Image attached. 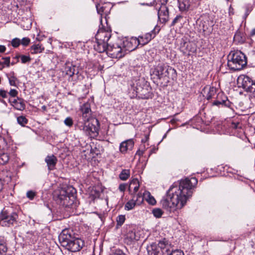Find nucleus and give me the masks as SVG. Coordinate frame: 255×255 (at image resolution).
I'll return each mask as SVG.
<instances>
[{
  "mask_svg": "<svg viewBox=\"0 0 255 255\" xmlns=\"http://www.w3.org/2000/svg\"><path fill=\"white\" fill-rule=\"evenodd\" d=\"M8 102L16 110L23 111L25 109V104L24 100L20 98L17 97L16 99H8Z\"/></svg>",
  "mask_w": 255,
  "mask_h": 255,
  "instance_id": "6ab92c4d",
  "label": "nucleus"
},
{
  "mask_svg": "<svg viewBox=\"0 0 255 255\" xmlns=\"http://www.w3.org/2000/svg\"><path fill=\"white\" fill-rule=\"evenodd\" d=\"M8 97V92L7 91L4 90L3 89H0V102L6 105V102L4 101L3 99L7 98Z\"/></svg>",
  "mask_w": 255,
  "mask_h": 255,
  "instance_id": "e433bc0d",
  "label": "nucleus"
},
{
  "mask_svg": "<svg viewBox=\"0 0 255 255\" xmlns=\"http://www.w3.org/2000/svg\"><path fill=\"white\" fill-rule=\"evenodd\" d=\"M28 120L24 116H20L17 118V122L22 127H25L28 123Z\"/></svg>",
  "mask_w": 255,
  "mask_h": 255,
  "instance_id": "72a5a7b5",
  "label": "nucleus"
},
{
  "mask_svg": "<svg viewBox=\"0 0 255 255\" xmlns=\"http://www.w3.org/2000/svg\"><path fill=\"white\" fill-rule=\"evenodd\" d=\"M45 161L47 164L48 169L53 170L55 169L58 159L56 156L53 154L48 155L45 158Z\"/></svg>",
  "mask_w": 255,
  "mask_h": 255,
  "instance_id": "412c9836",
  "label": "nucleus"
},
{
  "mask_svg": "<svg viewBox=\"0 0 255 255\" xmlns=\"http://www.w3.org/2000/svg\"><path fill=\"white\" fill-rule=\"evenodd\" d=\"M7 145L5 138L0 134V150L4 151L7 148Z\"/></svg>",
  "mask_w": 255,
  "mask_h": 255,
  "instance_id": "c9c22d12",
  "label": "nucleus"
},
{
  "mask_svg": "<svg viewBox=\"0 0 255 255\" xmlns=\"http://www.w3.org/2000/svg\"><path fill=\"white\" fill-rule=\"evenodd\" d=\"M246 38L244 34L240 31H237L234 37V41L238 43H243L245 41Z\"/></svg>",
  "mask_w": 255,
  "mask_h": 255,
  "instance_id": "b1692460",
  "label": "nucleus"
},
{
  "mask_svg": "<svg viewBox=\"0 0 255 255\" xmlns=\"http://www.w3.org/2000/svg\"><path fill=\"white\" fill-rule=\"evenodd\" d=\"M18 215L15 212L4 208L0 213V225L2 227L12 228L18 225Z\"/></svg>",
  "mask_w": 255,
  "mask_h": 255,
  "instance_id": "0eeeda50",
  "label": "nucleus"
},
{
  "mask_svg": "<svg viewBox=\"0 0 255 255\" xmlns=\"http://www.w3.org/2000/svg\"><path fill=\"white\" fill-rule=\"evenodd\" d=\"M2 64L3 63L0 61V70H2L4 68V66H2Z\"/></svg>",
  "mask_w": 255,
  "mask_h": 255,
  "instance_id": "338daca9",
  "label": "nucleus"
},
{
  "mask_svg": "<svg viewBox=\"0 0 255 255\" xmlns=\"http://www.w3.org/2000/svg\"><path fill=\"white\" fill-rule=\"evenodd\" d=\"M197 183L195 177L185 178L174 183L160 201L162 207L169 212L182 209L192 196Z\"/></svg>",
  "mask_w": 255,
  "mask_h": 255,
  "instance_id": "f257e3e1",
  "label": "nucleus"
},
{
  "mask_svg": "<svg viewBox=\"0 0 255 255\" xmlns=\"http://www.w3.org/2000/svg\"><path fill=\"white\" fill-rule=\"evenodd\" d=\"M182 18V16L181 15H177L176 16V17L173 19V20L172 21V23H171V26H174L177 22L178 21Z\"/></svg>",
  "mask_w": 255,
  "mask_h": 255,
  "instance_id": "6e6d98bb",
  "label": "nucleus"
},
{
  "mask_svg": "<svg viewBox=\"0 0 255 255\" xmlns=\"http://www.w3.org/2000/svg\"><path fill=\"white\" fill-rule=\"evenodd\" d=\"M20 59L21 62L22 63H26L27 62H29L31 61V58L29 56H26V55H21L20 56Z\"/></svg>",
  "mask_w": 255,
  "mask_h": 255,
  "instance_id": "c03bdc74",
  "label": "nucleus"
},
{
  "mask_svg": "<svg viewBox=\"0 0 255 255\" xmlns=\"http://www.w3.org/2000/svg\"><path fill=\"white\" fill-rule=\"evenodd\" d=\"M59 241L63 247L72 252L80 251L85 245L83 240L75 237L72 231L69 229L62 231L59 236Z\"/></svg>",
  "mask_w": 255,
  "mask_h": 255,
  "instance_id": "7ed1b4c3",
  "label": "nucleus"
},
{
  "mask_svg": "<svg viewBox=\"0 0 255 255\" xmlns=\"http://www.w3.org/2000/svg\"><path fill=\"white\" fill-rule=\"evenodd\" d=\"M224 96H225L224 94L222 92L219 93L216 96V99L218 101H221V99L224 98Z\"/></svg>",
  "mask_w": 255,
  "mask_h": 255,
  "instance_id": "4d7b16f0",
  "label": "nucleus"
},
{
  "mask_svg": "<svg viewBox=\"0 0 255 255\" xmlns=\"http://www.w3.org/2000/svg\"><path fill=\"white\" fill-rule=\"evenodd\" d=\"M178 121V120H177L176 119H175V118H173L170 121V123L172 124H175L176 123L177 121Z\"/></svg>",
  "mask_w": 255,
  "mask_h": 255,
  "instance_id": "680f3d73",
  "label": "nucleus"
},
{
  "mask_svg": "<svg viewBox=\"0 0 255 255\" xmlns=\"http://www.w3.org/2000/svg\"><path fill=\"white\" fill-rule=\"evenodd\" d=\"M18 91L15 89H11L9 92H8V95H9L12 98L18 97Z\"/></svg>",
  "mask_w": 255,
  "mask_h": 255,
  "instance_id": "a18cd8bd",
  "label": "nucleus"
},
{
  "mask_svg": "<svg viewBox=\"0 0 255 255\" xmlns=\"http://www.w3.org/2000/svg\"><path fill=\"white\" fill-rule=\"evenodd\" d=\"M131 43L128 41H120V43L113 44L109 45L107 53L109 56L112 58H121L124 57L127 53V52L132 51L134 49L132 48H127L126 46L130 45Z\"/></svg>",
  "mask_w": 255,
  "mask_h": 255,
  "instance_id": "39448f33",
  "label": "nucleus"
},
{
  "mask_svg": "<svg viewBox=\"0 0 255 255\" xmlns=\"http://www.w3.org/2000/svg\"><path fill=\"white\" fill-rule=\"evenodd\" d=\"M180 49L184 54L189 56L196 52L197 46L187 37L184 36L180 40Z\"/></svg>",
  "mask_w": 255,
  "mask_h": 255,
  "instance_id": "9d476101",
  "label": "nucleus"
},
{
  "mask_svg": "<svg viewBox=\"0 0 255 255\" xmlns=\"http://www.w3.org/2000/svg\"><path fill=\"white\" fill-rule=\"evenodd\" d=\"M2 59H3L4 60V61L3 62H2V66H5L6 67H9V66H10V57H3L2 58Z\"/></svg>",
  "mask_w": 255,
  "mask_h": 255,
  "instance_id": "37998d69",
  "label": "nucleus"
},
{
  "mask_svg": "<svg viewBox=\"0 0 255 255\" xmlns=\"http://www.w3.org/2000/svg\"><path fill=\"white\" fill-rule=\"evenodd\" d=\"M228 66L233 71H239L247 64V58L240 50L232 51L228 56Z\"/></svg>",
  "mask_w": 255,
  "mask_h": 255,
  "instance_id": "20e7f679",
  "label": "nucleus"
},
{
  "mask_svg": "<svg viewBox=\"0 0 255 255\" xmlns=\"http://www.w3.org/2000/svg\"><path fill=\"white\" fill-rule=\"evenodd\" d=\"M153 215L156 218H160L163 214V212L159 208H156L152 210Z\"/></svg>",
  "mask_w": 255,
  "mask_h": 255,
  "instance_id": "ea45409f",
  "label": "nucleus"
},
{
  "mask_svg": "<svg viewBox=\"0 0 255 255\" xmlns=\"http://www.w3.org/2000/svg\"><path fill=\"white\" fill-rule=\"evenodd\" d=\"M64 124L69 127H72L73 125V121L71 117H67L64 120Z\"/></svg>",
  "mask_w": 255,
  "mask_h": 255,
  "instance_id": "79ce46f5",
  "label": "nucleus"
},
{
  "mask_svg": "<svg viewBox=\"0 0 255 255\" xmlns=\"http://www.w3.org/2000/svg\"><path fill=\"white\" fill-rule=\"evenodd\" d=\"M127 239L129 241H137L138 239L135 235V232L133 231H129L127 235Z\"/></svg>",
  "mask_w": 255,
  "mask_h": 255,
  "instance_id": "f704fd0d",
  "label": "nucleus"
},
{
  "mask_svg": "<svg viewBox=\"0 0 255 255\" xmlns=\"http://www.w3.org/2000/svg\"><path fill=\"white\" fill-rule=\"evenodd\" d=\"M209 24L208 20L202 19L200 21L199 24L200 30L205 32L209 28Z\"/></svg>",
  "mask_w": 255,
  "mask_h": 255,
  "instance_id": "c756f323",
  "label": "nucleus"
},
{
  "mask_svg": "<svg viewBox=\"0 0 255 255\" xmlns=\"http://www.w3.org/2000/svg\"><path fill=\"white\" fill-rule=\"evenodd\" d=\"M144 153V150H141L139 149L137 151L135 155H138L139 156V157L140 158V157L143 155Z\"/></svg>",
  "mask_w": 255,
  "mask_h": 255,
  "instance_id": "bf43d9fd",
  "label": "nucleus"
},
{
  "mask_svg": "<svg viewBox=\"0 0 255 255\" xmlns=\"http://www.w3.org/2000/svg\"><path fill=\"white\" fill-rule=\"evenodd\" d=\"M169 255H184V253L181 250H176L174 251H172L171 253L169 254Z\"/></svg>",
  "mask_w": 255,
  "mask_h": 255,
  "instance_id": "603ef678",
  "label": "nucleus"
},
{
  "mask_svg": "<svg viewBox=\"0 0 255 255\" xmlns=\"http://www.w3.org/2000/svg\"><path fill=\"white\" fill-rule=\"evenodd\" d=\"M252 10L253 8L252 6H250L249 5H247L246 6V12L245 13V18L247 17V16L249 15V14L252 11Z\"/></svg>",
  "mask_w": 255,
  "mask_h": 255,
  "instance_id": "864d4df0",
  "label": "nucleus"
},
{
  "mask_svg": "<svg viewBox=\"0 0 255 255\" xmlns=\"http://www.w3.org/2000/svg\"><path fill=\"white\" fill-rule=\"evenodd\" d=\"M158 18L159 21L165 24L169 20V9L166 5H161L158 10Z\"/></svg>",
  "mask_w": 255,
  "mask_h": 255,
  "instance_id": "2eb2a0df",
  "label": "nucleus"
},
{
  "mask_svg": "<svg viewBox=\"0 0 255 255\" xmlns=\"http://www.w3.org/2000/svg\"><path fill=\"white\" fill-rule=\"evenodd\" d=\"M76 66L72 63L66 62L64 65L63 72L69 76V78H72L74 74H78L79 73L78 69H76Z\"/></svg>",
  "mask_w": 255,
  "mask_h": 255,
  "instance_id": "a211bd4d",
  "label": "nucleus"
},
{
  "mask_svg": "<svg viewBox=\"0 0 255 255\" xmlns=\"http://www.w3.org/2000/svg\"><path fill=\"white\" fill-rule=\"evenodd\" d=\"M160 30V27L156 25L154 28L150 32L146 33L144 35L139 36L136 39L138 44L143 46L147 44L155 37L156 35L159 33Z\"/></svg>",
  "mask_w": 255,
  "mask_h": 255,
  "instance_id": "f8f14e48",
  "label": "nucleus"
},
{
  "mask_svg": "<svg viewBox=\"0 0 255 255\" xmlns=\"http://www.w3.org/2000/svg\"><path fill=\"white\" fill-rule=\"evenodd\" d=\"M105 9V7L104 6H100V7H98L97 6V11H98V13H99L101 16H102V15H106V13H105L104 12V10Z\"/></svg>",
  "mask_w": 255,
  "mask_h": 255,
  "instance_id": "8fccbe9b",
  "label": "nucleus"
},
{
  "mask_svg": "<svg viewBox=\"0 0 255 255\" xmlns=\"http://www.w3.org/2000/svg\"><path fill=\"white\" fill-rule=\"evenodd\" d=\"M100 123L96 118L91 119L89 122H84L82 130L86 135L90 137H96L99 135Z\"/></svg>",
  "mask_w": 255,
  "mask_h": 255,
  "instance_id": "1a4fd4ad",
  "label": "nucleus"
},
{
  "mask_svg": "<svg viewBox=\"0 0 255 255\" xmlns=\"http://www.w3.org/2000/svg\"><path fill=\"white\" fill-rule=\"evenodd\" d=\"M134 146V141L132 139L126 140L121 143L119 147L120 151L122 154H126L128 150H131Z\"/></svg>",
  "mask_w": 255,
  "mask_h": 255,
  "instance_id": "f3484780",
  "label": "nucleus"
},
{
  "mask_svg": "<svg viewBox=\"0 0 255 255\" xmlns=\"http://www.w3.org/2000/svg\"><path fill=\"white\" fill-rule=\"evenodd\" d=\"M20 56H21V55H18L15 56L14 57V59H16V62H18V59H19V58H20Z\"/></svg>",
  "mask_w": 255,
  "mask_h": 255,
  "instance_id": "69168bd1",
  "label": "nucleus"
},
{
  "mask_svg": "<svg viewBox=\"0 0 255 255\" xmlns=\"http://www.w3.org/2000/svg\"><path fill=\"white\" fill-rule=\"evenodd\" d=\"M113 255H127L121 250L116 251Z\"/></svg>",
  "mask_w": 255,
  "mask_h": 255,
  "instance_id": "13d9d810",
  "label": "nucleus"
},
{
  "mask_svg": "<svg viewBox=\"0 0 255 255\" xmlns=\"http://www.w3.org/2000/svg\"><path fill=\"white\" fill-rule=\"evenodd\" d=\"M30 40L28 37L23 38L22 39L21 41L20 40V43L24 46H26L28 45L30 43Z\"/></svg>",
  "mask_w": 255,
  "mask_h": 255,
  "instance_id": "de8ad7c7",
  "label": "nucleus"
},
{
  "mask_svg": "<svg viewBox=\"0 0 255 255\" xmlns=\"http://www.w3.org/2000/svg\"><path fill=\"white\" fill-rule=\"evenodd\" d=\"M127 188V184L125 183L120 184L119 186V189L120 191L124 192Z\"/></svg>",
  "mask_w": 255,
  "mask_h": 255,
  "instance_id": "5fc2aeb1",
  "label": "nucleus"
},
{
  "mask_svg": "<svg viewBox=\"0 0 255 255\" xmlns=\"http://www.w3.org/2000/svg\"><path fill=\"white\" fill-rule=\"evenodd\" d=\"M7 78L8 79V82L10 86H13L14 87L17 86V83L18 82V80L15 76V73L13 71L10 72L7 75Z\"/></svg>",
  "mask_w": 255,
  "mask_h": 255,
  "instance_id": "5701e85b",
  "label": "nucleus"
},
{
  "mask_svg": "<svg viewBox=\"0 0 255 255\" xmlns=\"http://www.w3.org/2000/svg\"><path fill=\"white\" fill-rule=\"evenodd\" d=\"M146 201L147 202L150 204V205H154L156 204V202L154 198L151 196L150 194L149 193L148 197L146 199Z\"/></svg>",
  "mask_w": 255,
  "mask_h": 255,
  "instance_id": "49530a36",
  "label": "nucleus"
},
{
  "mask_svg": "<svg viewBox=\"0 0 255 255\" xmlns=\"http://www.w3.org/2000/svg\"><path fill=\"white\" fill-rule=\"evenodd\" d=\"M131 89L135 92L136 96L140 99H148L152 97L151 87L143 79L136 80L135 83L132 85Z\"/></svg>",
  "mask_w": 255,
  "mask_h": 255,
  "instance_id": "423d86ee",
  "label": "nucleus"
},
{
  "mask_svg": "<svg viewBox=\"0 0 255 255\" xmlns=\"http://www.w3.org/2000/svg\"><path fill=\"white\" fill-rule=\"evenodd\" d=\"M44 50V48L39 44H34L30 47V52L32 54L41 53Z\"/></svg>",
  "mask_w": 255,
  "mask_h": 255,
  "instance_id": "a878e982",
  "label": "nucleus"
},
{
  "mask_svg": "<svg viewBox=\"0 0 255 255\" xmlns=\"http://www.w3.org/2000/svg\"><path fill=\"white\" fill-rule=\"evenodd\" d=\"M148 139V137L147 136H145V139H142L141 142H145Z\"/></svg>",
  "mask_w": 255,
  "mask_h": 255,
  "instance_id": "774afa93",
  "label": "nucleus"
},
{
  "mask_svg": "<svg viewBox=\"0 0 255 255\" xmlns=\"http://www.w3.org/2000/svg\"><path fill=\"white\" fill-rule=\"evenodd\" d=\"M111 37V30L109 28H100L95 36V39L96 41L108 42Z\"/></svg>",
  "mask_w": 255,
  "mask_h": 255,
  "instance_id": "4468645a",
  "label": "nucleus"
},
{
  "mask_svg": "<svg viewBox=\"0 0 255 255\" xmlns=\"http://www.w3.org/2000/svg\"><path fill=\"white\" fill-rule=\"evenodd\" d=\"M190 4L188 0H184L181 3H179V9L181 11L187 10L189 9Z\"/></svg>",
  "mask_w": 255,
  "mask_h": 255,
  "instance_id": "473e14b6",
  "label": "nucleus"
},
{
  "mask_svg": "<svg viewBox=\"0 0 255 255\" xmlns=\"http://www.w3.org/2000/svg\"><path fill=\"white\" fill-rule=\"evenodd\" d=\"M70 188L61 189L57 194L56 202L65 208H72L76 200V196Z\"/></svg>",
  "mask_w": 255,
  "mask_h": 255,
  "instance_id": "6e6552de",
  "label": "nucleus"
},
{
  "mask_svg": "<svg viewBox=\"0 0 255 255\" xmlns=\"http://www.w3.org/2000/svg\"><path fill=\"white\" fill-rule=\"evenodd\" d=\"M6 50V47L4 45H0V53H4Z\"/></svg>",
  "mask_w": 255,
  "mask_h": 255,
  "instance_id": "052dcab7",
  "label": "nucleus"
},
{
  "mask_svg": "<svg viewBox=\"0 0 255 255\" xmlns=\"http://www.w3.org/2000/svg\"><path fill=\"white\" fill-rule=\"evenodd\" d=\"M130 176V170L128 169H123L119 175V178L121 180L125 181L127 180Z\"/></svg>",
  "mask_w": 255,
  "mask_h": 255,
  "instance_id": "c85d7f7f",
  "label": "nucleus"
},
{
  "mask_svg": "<svg viewBox=\"0 0 255 255\" xmlns=\"http://www.w3.org/2000/svg\"><path fill=\"white\" fill-rule=\"evenodd\" d=\"M110 43L104 41H96V44L94 45V49L99 53H102L108 50V47Z\"/></svg>",
  "mask_w": 255,
  "mask_h": 255,
  "instance_id": "4be33fe9",
  "label": "nucleus"
},
{
  "mask_svg": "<svg viewBox=\"0 0 255 255\" xmlns=\"http://www.w3.org/2000/svg\"><path fill=\"white\" fill-rule=\"evenodd\" d=\"M8 148H7L4 151H6V152H3L0 153V165H5L8 163L10 157L9 153L7 152Z\"/></svg>",
  "mask_w": 255,
  "mask_h": 255,
  "instance_id": "393cba45",
  "label": "nucleus"
},
{
  "mask_svg": "<svg viewBox=\"0 0 255 255\" xmlns=\"http://www.w3.org/2000/svg\"><path fill=\"white\" fill-rule=\"evenodd\" d=\"M11 44L13 47L16 48L20 45V40L18 38H15L11 40Z\"/></svg>",
  "mask_w": 255,
  "mask_h": 255,
  "instance_id": "a19ab883",
  "label": "nucleus"
},
{
  "mask_svg": "<svg viewBox=\"0 0 255 255\" xmlns=\"http://www.w3.org/2000/svg\"><path fill=\"white\" fill-rule=\"evenodd\" d=\"M35 193L32 191H28L26 193V196L30 200H32L35 196Z\"/></svg>",
  "mask_w": 255,
  "mask_h": 255,
  "instance_id": "3c124183",
  "label": "nucleus"
},
{
  "mask_svg": "<svg viewBox=\"0 0 255 255\" xmlns=\"http://www.w3.org/2000/svg\"><path fill=\"white\" fill-rule=\"evenodd\" d=\"M126 220V216L124 215H119L116 219L117 225L116 228L118 229L120 227H121Z\"/></svg>",
  "mask_w": 255,
  "mask_h": 255,
  "instance_id": "2f4dec72",
  "label": "nucleus"
},
{
  "mask_svg": "<svg viewBox=\"0 0 255 255\" xmlns=\"http://www.w3.org/2000/svg\"><path fill=\"white\" fill-rule=\"evenodd\" d=\"M150 248L151 249L152 251H153V253H151V255H152V254H154V255H155L157 252L156 251V245L155 244H152L151 245L150 247H148V253L149 254L150 252L151 251L150 250Z\"/></svg>",
  "mask_w": 255,
  "mask_h": 255,
  "instance_id": "09e8293b",
  "label": "nucleus"
},
{
  "mask_svg": "<svg viewBox=\"0 0 255 255\" xmlns=\"http://www.w3.org/2000/svg\"><path fill=\"white\" fill-rule=\"evenodd\" d=\"M255 35V28L253 29L251 32V35L254 36Z\"/></svg>",
  "mask_w": 255,
  "mask_h": 255,
  "instance_id": "0e129e2a",
  "label": "nucleus"
},
{
  "mask_svg": "<svg viewBox=\"0 0 255 255\" xmlns=\"http://www.w3.org/2000/svg\"><path fill=\"white\" fill-rule=\"evenodd\" d=\"M168 0H160L161 5L165 4L166 5Z\"/></svg>",
  "mask_w": 255,
  "mask_h": 255,
  "instance_id": "e2e57ef3",
  "label": "nucleus"
},
{
  "mask_svg": "<svg viewBox=\"0 0 255 255\" xmlns=\"http://www.w3.org/2000/svg\"><path fill=\"white\" fill-rule=\"evenodd\" d=\"M240 81H241L242 87L245 91L252 93L253 96L255 97V81L250 77L245 75L240 76L238 78V83H240Z\"/></svg>",
  "mask_w": 255,
  "mask_h": 255,
  "instance_id": "9b49d317",
  "label": "nucleus"
},
{
  "mask_svg": "<svg viewBox=\"0 0 255 255\" xmlns=\"http://www.w3.org/2000/svg\"><path fill=\"white\" fill-rule=\"evenodd\" d=\"M151 79L161 84L167 85L170 80L174 81L177 78L176 71L172 67L163 63H159L150 70Z\"/></svg>",
  "mask_w": 255,
  "mask_h": 255,
  "instance_id": "f03ea898",
  "label": "nucleus"
},
{
  "mask_svg": "<svg viewBox=\"0 0 255 255\" xmlns=\"http://www.w3.org/2000/svg\"><path fill=\"white\" fill-rule=\"evenodd\" d=\"M80 111L84 122H89L91 119L93 118H92V111L90 103L87 102L83 104L80 108Z\"/></svg>",
  "mask_w": 255,
  "mask_h": 255,
  "instance_id": "dca6fc26",
  "label": "nucleus"
},
{
  "mask_svg": "<svg viewBox=\"0 0 255 255\" xmlns=\"http://www.w3.org/2000/svg\"><path fill=\"white\" fill-rule=\"evenodd\" d=\"M227 103H229V101L228 100V98L226 96H224V98L221 99V101H218L217 100L214 101L213 103V106H217L219 107L220 105L228 106Z\"/></svg>",
  "mask_w": 255,
  "mask_h": 255,
  "instance_id": "cd10ccee",
  "label": "nucleus"
},
{
  "mask_svg": "<svg viewBox=\"0 0 255 255\" xmlns=\"http://www.w3.org/2000/svg\"><path fill=\"white\" fill-rule=\"evenodd\" d=\"M139 182L137 178H134L131 180L128 188L129 194L131 196L137 195V192L139 190Z\"/></svg>",
  "mask_w": 255,
  "mask_h": 255,
  "instance_id": "aec40b11",
  "label": "nucleus"
},
{
  "mask_svg": "<svg viewBox=\"0 0 255 255\" xmlns=\"http://www.w3.org/2000/svg\"><path fill=\"white\" fill-rule=\"evenodd\" d=\"M132 198L129 200L125 206L126 210H130L134 208L136 205H140L144 200L143 196L141 193H138L137 195L131 196Z\"/></svg>",
  "mask_w": 255,
  "mask_h": 255,
  "instance_id": "ddd939ff",
  "label": "nucleus"
},
{
  "mask_svg": "<svg viewBox=\"0 0 255 255\" xmlns=\"http://www.w3.org/2000/svg\"><path fill=\"white\" fill-rule=\"evenodd\" d=\"M168 245V242L166 239L159 241L158 244V247L161 249H164Z\"/></svg>",
  "mask_w": 255,
  "mask_h": 255,
  "instance_id": "58836bf2",
  "label": "nucleus"
},
{
  "mask_svg": "<svg viewBox=\"0 0 255 255\" xmlns=\"http://www.w3.org/2000/svg\"><path fill=\"white\" fill-rule=\"evenodd\" d=\"M229 127L233 129H241L242 124L239 122H232L230 124Z\"/></svg>",
  "mask_w": 255,
  "mask_h": 255,
  "instance_id": "4c0bfd02",
  "label": "nucleus"
},
{
  "mask_svg": "<svg viewBox=\"0 0 255 255\" xmlns=\"http://www.w3.org/2000/svg\"><path fill=\"white\" fill-rule=\"evenodd\" d=\"M7 247L4 240H0V255H6Z\"/></svg>",
  "mask_w": 255,
  "mask_h": 255,
  "instance_id": "7c9ffc66",
  "label": "nucleus"
},
{
  "mask_svg": "<svg viewBox=\"0 0 255 255\" xmlns=\"http://www.w3.org/2000/svg\"><path fill=\"white\" fill-rule=\"evenodd\" d=\"M217 89L214 87H210L208 93L206 95V98L208 100L215 98L216 96Z\"/></svg>",
  "mask_w": 255,
  "mask_h": 255,
  "instance_id": "bb28decb",
  "label": "nucleus"
}]
</instances>
